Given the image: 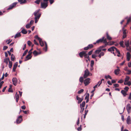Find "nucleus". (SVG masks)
<instances>
[{"label": "nucleus", "mask_w": 131, "mask_h": 131, "mask_svg": "<svg viewBox=\"0 0 131 131\" xmlns=\"http://www.w3.org/2000/svg\"><path fill=\"white\" fill-rule=\"evenodd\" d=\"M39 42L40 43V45L42 47H43L44 45V42L42 40V39H41L39 41ZM45 44L46 47L45 48H43V50H45L46 52L47 51V45L46 42H45Z\"/></svg>", "instance_id": "1"}, {"label": "nucleus", "mask_w": 131, "mask_h": 131, "mask_svg": "<svg viewBox=\"0 0 131 131\" xmlns=\"http://www.w3.org/2000/svg\"><path fill=\"white\" fill-rule=\"evenodd\" d=\"M103 42L104 43H107V40L106 38H105L104 37H103L102 38L96 41V42L97 43H99L100 42Z\"/></svg>", "instance_id": "2"}, {"label": "nucleus", "mask_w": 131, "mask_h": 131, "mask_svg": "<svg viewBox=\"0 0 131 131\" xmlns=\"http://www.w3.org/2000/svg\"><path fill=\"white\" fill-rule=\"evenodd\" d=\"M40 8L45 9L48 6V3L47 2H41L40 3Z\"/></svg>", "instance_id": "3"}, {"label": "nucleus", "mask_w": 131, "mask_h": 131, "mask_svg": "<svg viewBox=\"0 0 131 131\" xmlns=\"http://www.w3.org/2000/svg\"><path fill=\"white\" fill-rule=\"evenodd\" d=\"M32 52H30V51L28 52V54L26 56L25 59V61H26L27 60L30 59L32 57L31 55Z\"/></svg>", "instance_id": "4"}, {"label": "nucleus", "mask_w": 131, "mask_h": 131, "mask_svg": "<svg viewBox=\"0 0 131 131\" xmlns=\"http://www.w3.org/2000/svg\"><path fill=\"white\" fill-rule=\"evenodd\" d=\"M126 109L128 114L131 112V105L130 104L128 103L127 105Z\"/></svg>", "instance_id": "5"}, {"label": "nucleus", "mask_w": 131, "mask_h": 131, "mask_svg": "<svg viewBox=\"0 0 131 131\" xmlns=\"http://www.w3.org/2000/svg\"><path fill=\"white\" fill-rule=\"evenodd\" d=\"M89 72L88 69H86L84 71V74L83 76L84 78L87 77L89 75Z\"/></svg>", "instance_id": "6"}, {"label": "nucleus", "mask_w": 131, "mask_h": 131, "mask_svg": "<svg viewBox=\"0 0 131 131\" xmlns=\"http://www.w3.org/2000/svg\"><path fill=\"white\" fill-rule=\"evenodd\" d=\"M22 116L20 115L17 119L16 122L17 124L19 123L22 121Z\"/></svg>", "instance_id": "7"}, {"label": "nucleus", "mask_w": 131, "mask_h": 131, "mask_svg": "<svg viewBox=\"0 0 131 131\" xmlns=\"http://www.w3.org/2000/svg\"><path fill=\"white\" fill-rule=\"evenodd\" d=\"M17 3H13L12 5H10L9 7L7 8V10H10L12 9L13 7L15 6L16 4H17Z\"/></svg>", "instance_id": "8"}, {"label": "nucleus", "mask_w": 131, "mask_h": 131, "mask_svg": "<svg viewBox=\"0 0 131 131\" xmlns=\"http://www.w3.org/2000/svg\"><path fill=\"white\" fill-rule=\"evenodd\" d=\"M90 79L89 78H88L85 79L84 81V83L85 86L87 85L90 82Z\"/></svg>", "instance_id": "9"}, {"label": "nucleus", "mask_w": 131, "mask_h": 131, "mask_svg": "<svg viewBox=\"0 0 131 131\" xmlns=\"http://www.w3.org/2000/svg\"><path fill=\"white\" fill-rule=\"evenodd\" d=\"M126 121L128 124H131V118L129 116H128L127 117Z\"/></svg>", "instance_id": "10"}, {"label": "nucleus", "mask_w": 131, "mask_h": 131, "mask_svg": "<svg viewBox=\"0 0 131 131\" xmlns=\"http://www.w3.org/2000/svg\"><path fill=\"white\" fill-rule=\"evenodd\" d=\"M12 81L13 84L15 86H16L17 84V79L16 78H14L12 79Z\"/></svg>", "instance_id": "11"}, {"label": "nucleus", "mask_w": 131, "mask_h": 131, "mask_svg": "<svg viewBox=\"0 0 131 131\" xmlns=\"http://www.w3.org/2000/svg\"><path fill=\"white\" fill-rule=\"evenodd\" d=\"M18 62H16L14 65L13 67V71L15 72L16 71V69L18 66Z\"/></svg>", "instance_id": "12"}, {"label": "nucleus", "mask_w": 131, "mask_h": 131, "mask_svg": "<svg viewBox=\"0 0 131 131\" xmlns=\"http://www.w3.org/2000/svg\"><path fill=\"white\" fill-rule=\"evenodd\" d=\"M115 49V47L114 46L110 48H108L107 50L109 52H111L112 53V51H114Z\"/></svg>", "instance_id": "13"}, {"label": "nucleus", "mask_w": 131, "mask_h": 131, "mask_svg": "<svg viewBox=\"0 0 131 131\" xmlns=\"http://www.w3.org/2000/svg\"><path fill=\"white\" fill-rule=\"evenodd\" d=\"M131 55L129 52H127L126 54V59L128 61H129Z\"/></svg>", "instance_id": "14"}, {"label": "nucleus", "mask_w": 131, "mask_h": 131, "mask_svg": "<svg viewBox=\"0 0 131 131\" xmlns=\"http://www.w3.org/2000/svg\"><path fill=\"white\" fill-rule=\"evenodd\" d=\"M125 44L127 48H129V47H130L129 46V40L125 41Z\"/></svg>", "instance_id": "15"}, {"label": "nucleus", "mask_w": 131, "mask_h": 131, "mask_svg": "<svg viewBox=\"0 0 131 131\" xmlns=\"http://www.w3.org/2000/svg\"><path fill=\"white\" fill-rule=\"evenodd\" d=\"M76 98L77 100H78V103H80L82 101L83 99L79 97L78 96H76Z\"/></svg>", "instance_id": "16"}, {"label": "nucleus", "mask_w": 131, "mask_h": 131, "mask_svg": "<svg viewBox=\"0 0 131 131\" xmlns=\"http://www.w3.org/2000/svg\"><path fill=\"white\" fill-rule=\"evenodd\" d=\"M85 52H86L85 51H83L80 52L79 54V55L81 58H82L83 56H84Z\"/></svg>", "instance_id": "17"}, {"label": "nucleus", "mask_w": 131, "mask_h": 131, "mask_svg": "<svg viewBox=\"0 0 131 131\" xmlns=\"http://www.w3.org/2000/svg\"><path fill=\"white\" fill-rule=\"evenodd\" d=\"M101 51L102 49H100V48L99 47L97 49L95 50V53L96 54H98L101 52Z\"/></svg>", "instance_id": "18"}, {"label": "nucleus", "mask_w": 131, "mask_h": 131, "mask_svg": "<svg viewBox=\"0 0 131 131\" xmlns=\"http://www.w3.org/2000/svg\"><path fill=\"white\" fill-rule=\"evenodd\" d=\"M117 68H119V67H117ZM120 70L119 69H118L114 70L115 74L116 75H118L119 74Z\"/></svg>", "instance_id": "19"}, {"label": "nucleus", "mask_w": 131, "mask_h": 131, "mask_svg": "<svg viewBox=\"0 0 131 131\" xmlns=\"http://www.w3.org/2000/svg\"><path fill=\"white\" fill-rule=\"evenodd\" d=\"M21 29H22V30L20 32H21L24 34H26L27 33V30L26 29H25L23 28H21Z\"/></svg>", "instance_id": "20"}, {"label": "nucleus", "mask_w": 131, "mask_h": 131, "mask_svg": "<svg viewBox=\"0 0 131 131\" xmlns=\"http://www.w3.org/2000/svg\"><path fill=\"white\" fill-rule=\"evenodd\" d=\"M124 84L125 85H128L129 86H130L131 85V82L130 81H125L124 83Z\"/></svg>", "instance_id": "21"}, {"label": "nucleus", "mask_w": 131, "mask_h": 131, "mask_svg": "<svg viewBox=\"0 0 131 131\" xmlns=\"http://www.w3.org/2000/svg\"><path fill=\"white\" fill-rule=\"evenodd\" d=\"M106 38L107 39L109 40H111L112 39V37H110L108 34V32L106 33Z\"/></svg>", "instance_id": "22"}, {"label": "nucleus", "mask_w": 131, "mask_h": 131, "mask_svg": "<svg viewBox=\"0 0 131 131\" xmlns=\"http://www.w3.org/2000/svg\"><path fill=\"white\" fill-rule=\"evenodd\" d=\"M10 61V60L9 58H6L5 59L4 62L6 63V65H7L8 63V61L9 62Z\"/></svg>", "instance_id": "23"}, {"label": "nucleus", "mask_w": 131, "mask_h": 131, "mask_svg": "<svg viewBox=\"0 0 131 131\" xmlns=\"http://www.w3.org/2000/svg\"><path fill=\"white\" fill-rule=\"evenodd\" d=\"M104 55V53L103 52H101L100 54L97 56V57H98L100 58H101L102 56H103Z\"/></svg>", "instance_id": "24"}, {"label": "nucleus", "mask_w": 131, "mask_h": 131, "mask_svg": "<svg viewBox=\"0 0 131 131\" xmlns=\"http://www.w3.org/2000/svg\"><path fill=\"white\" fill-rule=\"evenodd\" d=\"M126 92L123 90H122L121 91V93L124 96H125L127 95Z\"/></svg>", "instance_id": "25"}, {"label": "nucleus", "mask_w": 131, "mask_h": 131, "mask_svg": "<svg viewBox=\"0 0 131 131\" xmlns=\"http://www.w3.org/2000/svg\"><path fill=\"white\" fill-rule=\"evenodd\" d=\"M126 32L125 30H124L123 31V39L126 38Z\"/></svg>", "instance_id": "26"}, {"label": "nucleus", "mask_w": 131, "mask_h": 131, "mask_svg": "<svg viewBox=\"0 0 131 131\" xmlns=\"http://www.w3.org/2000/svg\"><path fill=\"white\" fill-rule=\"evenodd\" d=\"M21 36L20 32L17 33L14 37L15 38H16Z\"/></svg>", "instance_id": "27"}, {"label": "nucleus", "mask_w": 131, "mask_h": 131, "mask_svg": "<svg viewBox=\"0 0 131 131\" xmlns=\"http://www.w3.org/2000/svg\"><path fill=\"white\" fill-rule=\"evenodd\" d=\"M41 15V14H39L38 15L35 16V19L38 20Z\"/></svg>", "instance_id": "28"}, {"label": "nucleus", "mask_w": 131, "mask_h": 131, "mask_svg": "<svg viewBox=\"0 0 131 131\" xmlns=\"http://www.w3.org/2000/svg\"><path fill=\"white\" fill-rule=\"evenodd\" d=\"M85 101H83L82 102V104H80V107L82 109V107H84L85 106Z\"/></svg>", "instance_id": "29"}, {"label": "nucleus", "mask_w": 131, "mask_h": 131, "mask_svg": "<svg viewBox=\"0 0 131 131\" xmlns=\"http://www.w3.org/2000/svg\"><path fill=\"white\" fill-rule=\"evenodd\" d=\"M33 53L35 56L40 54V53H38L36 50L34 51L33 52Z\"/></svg>", "instance_id": "30"}, {"label": "nucleus", "mask_w": 131, "mask_h": 131, "mask_svg": "<svg viewBox=\"0 0 131 131\" xmlns=\"http://www.w3.org/2000/svg\"><path fill=\"white\" fill-rule=\"evenodd\" d=\"M40 9H38L36 10L33 13L34 15L35 16L37 15V14L40 11Z\"/></svg>", "instance_id": "31"}, {"label": "nucleus", "mask_w": 131, "mask_h": 131, "mask_svg": "<svg viewBox=\"0 0 131 131\" xmlns=\"http://www.w3.org/2000/svg\"><path fill=\"white\" fill-rule=\"evenodd\" d=\"M105 45H104L102 46H100L99 47L100 48V49H102L103 48H105L106 47V46L107 45H108V43L107 42V43H105Z\"/></svg>", "instance_id": "32"}, {"label": "nucleus", "mask_w": 131, "mask_h": 131, "mask_svg": "<svg viewBox=\"0 0 131 131\" xmlns=\"http://www.w3.org/2000/svg\"><path fill=\"white\" fill-rule=\"evenodd\" d=\"M105 78L106 79H107L108 78H109L110 79H112V77H111L109 75H105Z\"/></svg>", "instance_id": "33"}, {"label": "nucleus", "mask_w": 131, "mask_h": 131, "mask_svg": "<svg viewBox=\"0 0 131 131\" xmlns=\"http://www.w3.org/2000/svg\"><path fill=\"white\" fill-rule=\"evenodd\" d=\"M124 42L123 41H121L119 43V44L122 47H125V46H124Z\"/></svg>", "instance_id": "34"}, {"label": "nucleus", "mask_w": 131, "mask_h": 131, "mask_svg": "<svg viewBox=\"0 0 131 131\" xmlns=\"http://www.w3.org/2000/svg\"><path fill=\"white\" fill-rule=\"evenodd\" d=\"M12 65H13V63H12V62L11 61H10L9 62V64L8 65L9 67V68H11L12 67Z\"/></svg>", "instance_id": "35"}, {"label": "nucleus", "mask_w": 131, "mask_h": 131, "mask_svg": "<svg viewBox=\"0 0 131 131\" xmlns=\"http://www.w3.org/2000/svg\"><path fill=\"white\" fill-rule=\"evenodd\" d=\"M15 57L14 55L12 54L11 55V59L12 61H14L15 60Z\"/></svg>", "instance_id": "36"}, {"label": "nucleus", "mask_w": 131, "mask_h": 131, "mask_svg": "<svg viewBox=\"0 0 131 131\" xmlns=\"http://www.w3.org/2000/svg\"><path fill=\"white\" fill-rule=\"evenodd\" d=\"M94 64V62L93 60H92L91 61V67H93Z\"/></svg>", "instance_id": "37"}, {"label": "nucleus", "mask_w": 131, "mask_h": 131, "mask_svg": "<svg viewBox=\"0 0 131 131\" xmlns=\"http://www.w3.org/2000/svg\"><path fill=\"white\" fill-rule=\"evenodd\" d=\"M130 79V78L128 76H126L125 79V81H128Z\"/></svg>", "instance_id": "38"}, {"label": "nucleus", "mask_w": 131, "mask_h": 131, "mask_svg": "<svg viewBox=\"0 0 131 131\" xmlns=\"http://www.w3.org/2000/svg\"><path fill=\"white\" fill-rule=\"evenodd\" d=\"M86 52H85V53L84 54V56L85 58H89V56L88 54L86 53Z\"/></svg>", "instance_id": "39"}, {"label": "nucleus", "mask_w": 131, "mask_h": 131, "mask_svg": "<svg viewBox=\"0 0 131 131\" xmlns=\"http://www.w3.org/2000/svg\"><path fill=\"white\" fill-rule=\"evenodd\" d=\"M41 1V0H36L35 2V3L37 4H39Z\"/></svg>", "instance_id": "40"}, {"label": "nucleus", "mask_w": 131, "mask_h": 131, "mask_svg": "<svg viewBox=\"0 0 131 131\" xmlns=\"http://www.w3.org/2000/svg\"><path fill=\"white\" fill-rule=\"evenodd\" d=\"M28 51V50L27 49H26L24 52L23 54V57L25 55L27 54V53Z\"/></svg>", "instance_id": "41"}, {"label": "nucleus", "mask_w": 131, "mask_h": 131, "mask_svg": "<svg viewBox=\"0 0 131 131\" xmlns=\"http://www.w3.org/2000/svg\"><path fill=\"white\" fill-rule=\"evenodd\" d=\"M31 25L29 24H27L26 26V28H29L31 26Z\"/></svg>", "instance_id": "42"}, {"label": "nucleus", "mask_w": 131, "mask_h": 131, "mask_svg": "<svg viewBox=\"0 0 131 131\" xmlns=\"http://www.w3.org/2000/svg\"><path fill=\"white\" fill-rule=\"evenodd\" d=\"M89 93H87L85 97V99H89Z\"/></svg>", "instance_id": "43"}, {"label": "nucleus", "mask_w": 131, "mask_h": 131, "mask_svg": "<svg viewBox=\"0 0 131 131\" xmlns=\"http://www.w3.org/2000/svg\"><path fill=\"white\" fill-rule=\"evenodd\" d=\"M83 79L82 77H81L79 79V81L81 83H82L83 82Z\"/></svg>", "instance_id": "44"}, {"label": "nucleus", "mask_w": 131, "mask_h": 131, "mask_svg": "<svg viewBox=\"0 0 131 131\" xmlns=\"http://www.w3.org/2000/svg\"><path fill=\"white\" fill-rule=\"evenodd\" d=\"M35 38L36 39H37L38 40H39V41L41 39L39 37L38 35H36L35 37Z\"/></svg>", "instance_id": "45"}, {"label": "nucleus", "mask_w": 131, "mask_h": 131, "mask_svg": "<svg viewBox=\"0 0 131 131\" xmlns=\"http://www.w3.org/2000/svg\"><path fill=\"white\" fill-rule=\"evenodd\" d=\"M83 91H84L83 89H81L78 91V93L79 94H80L81 93L83 92Z\"/></svg>", "instance_id": "46"}, {"label": "nucleus", "mask_w": 131, "mask_h": 131, "mask_svg": "<svg viewBox=\"0 0 131 131\" xmlns=\"http://www.w3.org/2000/svg\"><path fill=\"white\" fill-rule=\"evenodd\" d=\"M108 45H113L114 43V42L112 41V42H108Z\"/></svg>", "instance_id": "47"}, {"label": "nucleus", "mask_w": 131, "mask_h": 131, "mask_svg": "<svg viewBox=\"0 0 131 131\" xmlns=\"http://www.w3.org/2000/svg\"><path fill=\"white\" fill-rule=\"evenodd\" d=\"M32 43V42L29 40L27 41V44L29 46H31Z\"/></svg>", "instance_id": "48"}, {"label": "nucleus", "mask_w": 131, "mask_h": 131, "mask_svg": "<svg viewBox=\"0 0 131 131\" xmlns=\"http://www.w3.org/2000/svg\"><path fill=\"white\" fill-rule=\"evenodd\" d=\"M97 56L95 54H93L92 55V57L93 58H95L96 57H97Z\"/></svg>", "instance_id": "49"}, {"label": "nucleus", "mask_w": 131, "mask_h": 131, "mask_svg": "<svg viewBox=\"0 0 131 131\" xmlns=\"http://www.w3.org/2000/svg\"><path fill=\"white\" fill-rule=\"evenodd\" d=\"M123 80L122 79H120L118 81V83H123Z\"/></svg>", "instance_id": "50"}, {"label": "nucleus", "mask_w": 131, "mask_h": 131, "mask_svg": "<svg viewBox=\"0 0 131 131\" xmlns=\"http://www.w3.org/2000/svg\"><path fill=\"white\" fill-rule=\"evenodd\" d=\"M88 46L89 48H91L93 47V45L92 44L89 45Z\"/></svg>", "instance_id": "51"}, {"label": "nucleus", "mask_w": 131, "mask_h": 131, "mask_svg": "<svg viewBox=\"0 0 131 131\" xmlns=\"http://www.w3.org/2000/svg\"><path fill=\"white\" fill-rule=\"evenodd\" d=\"M126 74H130L131 73V71L129 70H128Z\"/></svg>", "instance_id": "52"}, {"label": "nucleus", "mask_w": 131, "mask_h": 131, "mask_svg": "<svg viewBox=\"0 0 131 131\" xmlns=\"http://www.w3.org/2000/svg\"><path fill=\"white\" fill-rule=\"evenodd\" d=\"M113 85L115 88L118 87L119 86V85L117 83L114 84Z\"/></svg>", "instance_id": "53"}, {"label": "nucleus", "mask_w": 131, "mask_h": 131, "mask_svg": "<svg viewBox=\"0 0 131 131\" xmlns=\"http://www.w3.org/2000/svg\"><path fill=\"white\" fill-rule=\"evenodd\" d=\"M82 130L81 125H80L79 127H78L77 128V130L79 131H81Z\"/></svg>", "instance_id": "54"}, {"label": "nucleus", "mask_w": 131, "mask_h": 131, "mask_svg": "<svg viewBox=\"0 0 131 131\" xmlns=\"http://www.w3.org/2000/svg\"><path fill=\"white\" fill-rule=\"evenodd\" d=\"M17 93L16 92V95H15V98L16 99H19V95L18 94H17Z\"/></svg>", "instance_id": "55"}, {"label": "nucleus", "mask_w": 131, "mask_h": 131, "mask_svg": "<svg viewBox=\"0 0 131 131\" xmlns=\"http://www.w3.org/2000/svg\"><path fill=\"white\" fill-rule=\"evenodd\" d=\"M129 89V88H128V87L127 86L125 87L124 88V89L126 91H125L126 92Z\"/></svg>", "instance_id": "56"}, {"label": "nucleus", "mask_w": 131, "mask_h": 131, "mask_svg": "<svg viewBox=\"0 0 131 131\" xmlns=\"http://www.w3.org/2000/svg\"><path fill=\"white\" fill-rule=\"evenodd\" d=\"M115 51H116V53L118 54H119V53H120L118 50L116 48H115Z\"/></svg>", "instance_id": "57"}, {"label": "nucleus", "mask_w": 131, "mask_h": 131, "mask_svg": "<svg viewBox=\"0 0 131 131\" xmlns=\"http://www.w3.org/2000/svg\"><path fill=\"white\" fill-rule=\"evenodd\" d=\"M93 50H92L89 51L88 53V55H91L92 53Z\"/></svg>", "instance_id": "58"}, {"label": "nucleus", "mask_w": 131, "mask_h": 131, "mask_svg": "<svg viewBox=\"0 0 131 131\" xmlns=\"http://www.w3.org/2000/svg\"><path fill=\"white\" fill-rule=\"evenodd\" d=\"M34 43L35 44V45H38V43L36 41V40L35 39L34 40Z\"/></svg>", "instance_id": "59"}, {"label": "nucleus", "mask_w": 131, "mask_h": 131, "mask_svg": "<svg viewBox=\"0 0 131 131\" xmlns=\"http://www.w3.org/2000/svg\"><path fill=\"white\" fill-rule=\"evenodd\" d=\"M49 1L51 4H52L54 2V0H49Z\"/></svg>", "instance_id": "60"}, {"label": "nucleus", "mask_w": 131, "mask_h": 131, "mask_svg": "<svg viewBox=\"0 0 131 131\" xmlns=\"http://www.w3.org/2000/svg\"><path fill=\"white\" fill-rule=\"evenodd\" d=\"M128 99L131 100V92L129 94V97L128 98Z\"/></svg>", "instance_id": "61"}, {"label": "nucleus", "mask_w": 131, "mask_h": 131, "mask_svg": "<svg viewBox=\"0 0 131 131\" xmlns=\"http://www.w3.org/2000/svg\"><path fill=\"white\" fill-rule=\"evenodd\" d=\"M8 48V47L7 46H4L3 48V50H6L7 48Z\"/></svg>", "instance_id": "62"}, {"label": "nucleus", "mask_w": 131, "mask_h": 131, "mask_svg": "<svg viewBox=\"0 0 131 131\" xmlns=\"http://www.w3.org/2000/svg\"><path fill=\"white\" fill-rule=\"evenodd\" d=\"M89 49L88 46L86 47H84V50H88Z\"/></svg>", "instance_id": "63"}, {"label": "nucleus", "mask_w": 131, "mask_h": 131, "mask_svg": "<svg viewBox=\"0 0 131 131\" xmlns=\"http://www.w3.org/2000/svg\"><path fill=\"white\" fill-rule=\"evenodd\" d=\"M131 20V17H129L127 20V23H129Z\"/></svg>", "instance_id": "64"}]
</instances>
